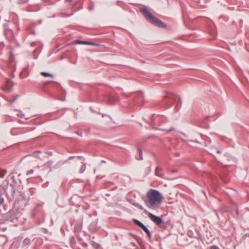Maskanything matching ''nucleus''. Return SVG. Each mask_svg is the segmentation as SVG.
Returning a JSON list of instances; mask_svg holds the SVG:
<instances>
[{
  "mask_svg": "<svg viewBox=\"0 0 249 249\" xmlns=\"http://www.w3.org/2000/svg\"><path fill=\"white\" fill-rule=\"evenodd\" d=\"M163 199V196L159 191L150 189L147 192L144 201L148 208L156 210L160 207Z\"/></svg>",
  "mask_w": 249,
  "mask_h": 249,
  "instance_id": "f257e3e1",
  "label": "nucleus"
},
{
  "mask_svg": "<svg viewBox=\"0 0 249 249\" xmlns=\"http://www.w3.org/2000/svg\"><path fill=\"white\" fill-rule=\"evenodd\" d=\"M140 11L144 15L145 18L152 24L161 28L166 27V25L161 21L156 18L146 8L142 7L140 8Z\"/></svg>",
  "mask_w": 249,
  "mask_h": 249,
  "instance_id": "f03ea898",
  "label": "nucleus"
},
{
  "mask_svg": "<svg viewBox=\"0 0 249 249\" xmlns=\"http://www.w3.org/2000/svg\"><path fill=\"white\" fill-rule=\"evenodd\" d=\"M133 222L136 225L142 229L147 234L149 238H151V234L150 231L143 224L137 219H134Z\"/></svg>",
  "mask_w": 249,
  "mask_h": 249,
  "instance_id": "7ed1b4c3",
  "label": "nucleus"
},
{
  "mask_svg": "<svg viewBox=\"0 0 249 249\" xmlns=\"http://www.w3.org/2000/svg\"><path fill=\"white\" fill-rule=\"evenodd\" d=\"M148 216L151 221H152L158 226H160L163 222V220L160 217L157 216L151 213H149L148 214Z\"/></svg>",
  "mask_w": 249,
  "mask_h": 249,
  "instance_id": "20e7f679",
  "label": "nucleus"
},
{
  "mask_svg": "<svg viewBox=\"0 0 249 249\" xmlns=\"http://www.w3.org/2000/svg\"><path fill=\"white\" fill-rule=\"evenodd\" d=\"M82 165L81 166V167L80 168L79 172L80 173H83L85 171L86 168V165L85 163H83L81 162Z\"/></svg>",
  "mask_w": 249,
  "mask_h": 249,
  "instance_id": "39448f33",
  "label": "nucleus"
},
{
  "mask_svg": "<svg viewBox=\"0 0 249 249\" xmlns=\"http://www.w3.org/2000/svg\"><path fill=\"white\" fill-rule=\"evenodd\" d=\"M161 168L160 167H157L155 171L156 175L158 176L161 177L162 176V174L161 173Z\"/></svg>",
  "mask_w": 249,
  "mask_h": 249,
  "instance_id": "423d86ee",
  "label": "nucleus"
},
{
  "mask_svg": "<svg viewBox=\"0 0 249 249\" xmlns=\"http://www.w3.org/2000/svg\"><path fill=\"white\" fill-rule=\"evenodd\" d=\"M40 74L44 77H51L52 78L53 77V74L47 72H41Z\"/></svg>",
  "mask_w": 249,
  "mask_h": 249,
  "instance_id": "0eeeda50",
  "label": "nucleus"
},
{
  "mask_svg": "<svg viewBox=\"0 0 249 249\" xmlns=\"http://www.w3.org/2000/svg\"><path fill=\"white\" fill-rule=\"evenodd\" d=\"M30 239L28 238H26L24 240L23 245L25 246H28L30 243Z\"/></svg>",
  "mask_w": 249,
  "mask_h": 249,
  "instance_id": "6e6552de",
  "label": "nucleus"
},
{
  "mask_svg": "<svg viewBox=\"0 0 249 249\" xmlns=\"http://www.w3.org/2000/svg\"><path fill=\"white\" fill-rule=\"evenodd\" d=\"M77 42L78 44H80L93 45V43H92L90 42H87V41H84L77 40Z\"/></svg>",
  "mask_w": 249,
  "mask_h": 249,
  "instance_id": "1a4fd4ad",
  "label": "nucleus"
},
{
  "mask_svg": "<svg viewBox=\"0 0 249 249\" xmlns=\"http://www.w3.org/2000/svg\"><path fill=\"white\" fill-rule=\"evenodd\" d=\"M142 152L141 149L139 150V156L137 157V159L138 160H142Z\"/></svg>",
  "mask_w": 249,
  "mask_h": 249,
  "instance_id": "9d476101",
  "label": "nucleus"
},
{
  "mask_svg": "<svg viewBox=\"0 0 249 249\" xmlns=\"http://www.w3.org/2000/svg\"><path fill=\"white\" fill-rule=\"evenodd\" d=\"M70 242L72 246H74L76 244V241L73 237L71 238Z\"/></svg>",
  "mask_w": 249,
  "mask_h": 249,
  "instance_id": "9b49d317",
  "label": "nucleus"
},
{
  "mask_svg": "<svg viewBox=\"0 0 249 249\" xmlns=\"http://www.w3.org/2000/svg\"><path fill=\"white\" fill-rule=\"evenodd\" d=\"M6 171L4 170H0V178H3L6 174Z\"/></svg>",
  "mask_w": 249,
  "mask_h": 249,
  "instance_id": "f8f14e48",
  "label": "nucleus"
},
{
  "mask_svg": "<svg viewBox=\"0 0 249 249\" xmlns=\"http://www.w3.org/2000/svg\"><path fill=\"white\" fill-rule=\"evenodd\" d=\"M33 173H34V170L31 169L27 172L26 175H27V176H29L30 175L32 174Z\"/></svg>",
  "mask_w": 249,
  "mask_h": 249,
  "instance_id": "ddd939ff",
  "label": "nucleus"
},
{
  "mask_svg": "<svg viewBox=\"0 0 249 249\" xmlns=\"http://www.w3.org/2000/svg\"><path fill=\"white\" fill-rule=\"evenodd\" d=\"M18 96V95H17L15 97H14L12 100L9 101V103L11 104L13 103L17 99V97Z\"/></svg>",
  "mask_w": 249,
  "mask_h": 249,
  "instance_id": "4468645a",
  "label": "nucleus"
},
{
  "mask_svg": "<svg viewBox=\"0 0 249 249\" xmlns=\"http://www.w3.org/2000/svg\"><path fill=\"white\" fill-rule=\"evenodd\" d=\"M3 201H4L3 198L1 196V195H0V206L1 205V204L2 203H3Z\"/></svg>",
  "mask_w": 249,
  "mask_h": 249,
  "instance_id": "2eb2a0df",
  "label": "nucleus"
},
{
  "mask_svg": "<svg viewBox=\"0 0 249 249\" xmlns=\"http://www.w3.org/2000/svg\"><path fill=\"white\" fill-rule=\"evenodd\" d=\"M193 234V233L192 231H189L188 232V235L190 236V237H192V235Z\"/></svg>",
  "mask_w": 249,
  "mask_h": 249,
  "instance_id": "dca6fc26",
  "label": "nucleus"
},
{
  "mask_svg": "<svg viewBox=\"0 0 249 249\" xmlns=\"http://www.w3.org/2000/svg\"><path fill=\"white\" fill-rule=\"evenodd\" d=\"M138 96H139V97L140 98V97L142 98V97H143V95H142V92H139V93H138Z\"/></svg>",
  "mask_w": 249,
  "mask_h": 249,
  "instance_id": "f3484780",
  "label": "nucleus"
},
{
  "mask_svg": "<svg viewBox=\"0 0 249 249\" xmlns=\"http://www.w3.org/2000/svg\"><path fill=\"white\" fill-rule=\"evenodd\" d=\"M211 249H219V248L216 246H213L211 247Z\"/></svg>",
  "mask_w": 249,
  "mask_h": 249,
  "instance_id": "a211bd4d",
  "label": "nucleus"
},
{
  "mask_svg": "<svg viewBox=\"0 0 249 249\" xmlns=\"http://www.w3.org/2000/svg\"><path fill=\"white\" fill-rule=\"evenodd\" d=\"M47 154H48V155H51H51H52V154H53L52 152H50V151L48 152H47Z\"/></svg>",
  "mask_w": 249,
  "mask_h": 249,
  "instance_id": "6ab92c4d",
  "label": "nucleus"
},
{
  "mask_svg": "<svg viewBox=\"0 0 249 249\" xmlns=\"http://www.w3.org/2000/svg\"><path fill=\"white\" fill-rule=\"evenodd\" d=\"M217 153H218V154H221V151L219 150H217Z\"/></svg>",
  "mask_w": 249,
  "mask_h": 249,
  "instance_id": "aec40b11",
  "label": "nucleus"
},
{
  "mask_svg": "<svg viewBox=\"0 0 249 249\" xmlns=\"http://www.w3.org/2000/svg\"><path fill=\"white\" fill-rule=\"evenodd\" d=\"M84 246H85V247H88V245H87V244H86V243H85V244H84Z\"/></svg>",
  "mask_w": 249,
  "mask_h": 249,
  "instance_id": "412c9836",
  "label": "nucleus"
},
{
  "mask_svg": "<svg viewBox=\"0 0 249 249\" xmlns=\"http://www.w3.org/2000/svg\"><path fill=\"white\" fill-rule=\"evenodd\" d=\"M223 164H224V163H223ZM224 164H225V165H229V164H228V163H224Z\"/></svg>",
  "mask_w": 249,
  "mask_h": 249,
  "instance_id": "4be33fe9",
  "label": "nucleus"
},
{
  "mask_svg": "<svg viewBox=\"0 0 249 249\" xmlns=\"http://www.w3.org/2000/svg\"><path fill=\"white\" fill-rule=\"evenodd\" d=\"M71 0H66V1H71Z\"/></svg>",
  "mask_w": 249,
  "mask_h": 249,
  "instance_id": "5701e85b",
  "label": "nucleus"
},
{
  "mask_svg": "<svg viewBox=\"0 0 249 249\" xmlns=\"http://www.w3.org/2000/svg\"><path fill=\"white\" fill-rule=\"evenodd\" d=\"M227 158V156L226 155H225L224 156V158Z\"/></svg>",
  "mask_w": 249,
  "mask_h": 249,
  "instance_id": "b1692460",
  "label": "nucleus"
}]
</instances>
